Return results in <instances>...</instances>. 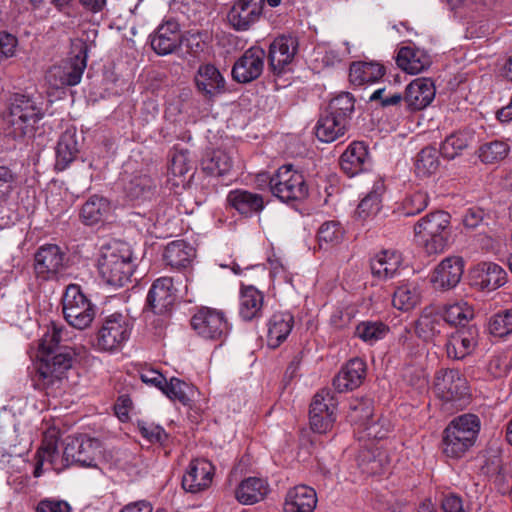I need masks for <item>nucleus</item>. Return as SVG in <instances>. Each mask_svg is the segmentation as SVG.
I'll list each match as a JSON object with an SVG mask.
<instances>
[{
    "label": "nucleus",
    "mask_w": 512,
    "mask_h": 512,
    "mask_svg": "<svg viewBox=\"0 0 512 512\" xmlns=\"http://www.w3.org/2000/svg\"><path fill=\"white\" fill-rule=\"evenodd\" d=\"M343 234L344 231L339 222L327 221L323 223L317 233L319 247L322 248L324 244H338L342 240Z\"/></svg>",
    "instance_id": "obj_52"
},
{
    "label": "nucleus",
    "mask_w": 512,
    "mask_h": 512,
    "mask_svg": "<svg viewBox=\"0 0 512 512\" xmlns=\"http://www.w3.org/2000/svg\"><path fill=\"white\" fill-rule=\"evenodd\" d=\"M195 256V249L184 240L167 244L164 251L166 263L173 268H183L190 264Z\"/></svg>",
    "instance_id": "obj_37"
},
{
    "label": "nucleus",
    "mask_w": 512,
    "mask_h": 512,
    "mask_svg": "<svg viewBox=\"0 0 512 512\" xmlns=\"http://www.w3.org/2000/svg\"><path fill=\"white\" fill-rule=\"evenodd\" d=\"M38 456L40 458V464L47 462L52 466L53 470L58 473L73 465L71 457H66L65 455V448L63 449L62 454L59 453L56 440L52 437L50 439H45L43 445L38 451Z\"/></svg>",
    "instance_id": "obj_40"
},
{
    "label": "nucleus",
    "mask_w": 512,
    "mask_h": 512,
    "mask_svg": "<svg viewBox=\"0 0 512 512\" xmlns=\"http://www.w3.org/2000/svg\"><path fill=\"white\" fill-rule=\"evenodd\" d=\"M477 339L478 329L476 326L460 327L449 336L446 342L448 357L461 360L470 355L477 345Z\"/></svg>",
    "instance_id": "obj_22"
},
{
    "label": "nucleus",
    "mask_w": 512,
    "mask_h": 512,
    "mask_svg": "<svg viewBox=\"0 0 512 512\" xmlns=\"http://www.w3.org/2000/svg\"><path fill=\"white\" fill-rule=\"evenodd\" d=\"M316 504L315 490L306 485H298L288 490L283 512H313Z\"/></svg>",
    "instance_id": "obj_26"
},
{
    "label": "nucleus",
    "mask_w": 512,
    "mask_h": 512,
    "mask_svg": "<svg viewBox=\"0 0 512 512\" xmlns=\"http://www.w3.org/2000/svg\"><path fill=\"white\" fill-rule=\"evenodd\" d=\"M294 326V317L289 312H276L267 322L266 341L269 348H278L289 336Z\"/></svg>",
    "instance_id": "obj_27"
},
{
    "label": "nucleus",
    "mask_w": 512,
    "mask_h": 512,
    "mask_svg": "<svg viewBox=\"0 0 512 512\" xmlns=\"http://www.w3.org/2000/svg\"><path fill=\"white\" fill-rule=\"evenodd\" d=\"M442 512H466L463 507V500L460 496L450 493L441 499Z\"/></svg>",
    "instance_id": "obj_62"
},
{
    "label": "nucleus",
    "mask_w": 512,
    "mask_h": 512,
    "mask_svg": "<svg viewBox=\"0 0 512 512\" xmlns=\"http://www.w3.org/2000/svg\"><path fill=\"white\" fill-rule=\"evenodd\" d=\"M36 512H71V506L64 500L45 498L37 504Z\"/></svg>",
    "instance_id": "obj_59"
},
{
    "label": "nucleus",
    "mask_w": 512,
    "mask_h": 512,
    "mask_svg": "<svg viewBox=\"0 0 512 512\" xmlns=\"http://www.w3.org/2000/svg\"><path fill=\"white\" fill-rule=\"evenodd\" d=\"M43 117L44 111L41 105L32 97L13 93L8 99V110L5 116L6 135L13 139L32 135Z\"/></svg>",
    "instance_id": "obj_2"
},
{
    "label": "nucleus",
    "mask_w": 512,
    "mask_h": 512,
    "mask_svg": "<svg viewBox=\"0 0 512 512\" xmlns=\"http://www.w3.org/2000/svg\"><path fill=\"white\" fill-rule=\"evenodd\" d=\"M132 324L126 315L115 312L101 319L93 341V347L100 352H117L129 340Z\"/></svg>",
    "instance_id": "obj_6"
},
{
    "label": "nucleus",
    "mask_w": 512,
    "mask_h": 512,
    "mask_svg": "<svg viewBox=\"0 0 512 512\" xmlns=\"http://www.w3.org/2000/svg\"><path fill=\"white\" fill-rule=\"evenodd\" d=\"M18 41L15 36L0 32V61L14 56Z\"/></svg>",
    "instance_id": "obj_61"
},
{
    "label": "nucleus",
    "mask_w": 512,
    "mask_h": 512,
    "mask_svg": "<svg viewBox=\"0 0 512 512\" xmlns=\"http://www.w3.org/2000/svg\"><path fill=\"white\" fill-rule=\"evenodd\" d=\"M272 194L282 202L288 203L304 199L308 187L302 173L293 170L292 165H283L270 178Z\"/></svg>",
    "instance_id": "obj_9"
},
{
    "label": "nucleus",
    "mask_w": 512,
    "mask_h": 512,
    "mask_svg": "<svg viewBox=\"0 0 512 512\" xmlns=\"http://www.w3.org/2000/svg\"><path fill=\"white\" fill-rule=\"evenodd\" d=\"M263 294L253 286L241 289L239 314L245 321H250L261 314Z\"/></svg>",
    "instance_id": "obj_36"
},
{
    "label": "nucleus",
    "mask_w": 512,
    "mask_h": 512,
    "mask_svg": "<svg viewBox=\"0 0 512 512\" xmlns=\"http://www.w3.org/2000/svg\"><path fill=\"white\" fill-rule=\"evenodd\" d=\"M194 81L198 92L208 100H212L225 91V79L212 64L200 65Z\"/></svg>",
    "instance_id": "obj_23"
},
{
    "label": "nucleus",
    "mask_w": 512,
    "mask_h": 512,
    "mask_svg": "<svg viewBox=\"0 0 512 512\" xmlns=\"http://www.w3.org/2000/svg\"><path fill=\"white\" fill-rule=\"evenodd\" d=\"M182 43V34L179 23L168 19L158 26L151 35V47L158 55L174 53Z\"/></svg>",
    "instance_id": "obj_20"
},
{
    "label": "nucleus",
    "mask_w": 512,
    "mask_h": 512,
    "mask_svg": "<svg viewBox=\"0 0 512 512\" xmlns=\"http://www.w3.org/2000/svg\"><path fill=\"white\" fill-rule=\"evenodd\" d=\"M420 301V294L414 285L406 284L398 287L392 298L393 306L401 311L413 309Z\"/></svg>",
    "instance_id": "obj_46"
},
{
    "label": "nucleus",
    "mask_w": 512,
    "mask_h": 512,
    "mask_svg": "<svg viewBox=\"0 0 512 512\" xmlns=\"http://www.w3.org/2000/svg\"><path fill=\"white\" fill-rule=\"evenodd\" d=\"M326 111L341 116L349 123V117L352 113V96L348 92L339 94L330 101Z\"/></svg>",
    "instance_id": "obj_55"
},
{
    "label": "nucleus",
    "mask_w": 512,
    "mask_h": 512,
    "mask_svg": "<svg viewBox=\"0 0 512 512\" xmlns=\"http://www.w3.org/2000/svg\"><path fill=\"white\" fill-rule=\"evenodd\" d=\"M384 74L385 69L379 63L354 61V86L375 83Z\"/></svg>",
    "instance_id": "obj_44"
},
{
    "label": "nucleus",
    "mask_w": 512,
    "mask_h": 512,
    "mask_svg": "<svg viewBox=\"0 0 512 512\" xmlns=\"http://www.w3.org/2000/svg\"><path fill=\"white\" fill-rule=\"evenodd\" d=\"M62 310L66 322L79 330L91 325L96 306L87 298L78 284H69L62 298Z\"/></svg>",
    "instance_id": "obj_8"
},
{
    "label": "nucleus",
    "mask_w": 512,
    "mask_h": 512,
    "mask_svg": "<svg viewBox=\"0 0 512 512\" xmlns=\"http://www.w3.org/2000/svg\"><path fill=\"white\" fill-rule=\"evenodd\" d=\"M347 127V120L325 111L315 126V134L320 141L330 143L342 136Z\"/></svg>",
    "instance_id": "obj_31"
},
{
    "label": "nucleus",
    "mask_w": 512,
    "mask_h": 512,
    "mask_svg": "<svg viewBox=\"0 0 512 512\" xmlns=\"http://www.w3.org/2000/svg\"><path fill=\"white\" fill-rule=\"evenodd\" d=\"M18 175L10 167L0 165V196L10 194L17 183Z\"/></svg>",
    "instance_id": "obj_57"
},
{
    "label": "nucleus",
    "mask_w": 512,
    "mask_h": 512,
    "mask_svg": "<svg viewBox=\"0 0 512 512\" xmlns=\"http://www.w3.org/2000/svg\"><path fill=\"white\" fill-rule=\"evenodd\" d=\"M87 58L88 45L83 41L74 42L71 57L48 71L49 83L55 88L79 84L87 66Z\"/></svg>",
    "instance_id": "obj_7"
},
{
    "label": "nucleus",
    "mask_w": 512,
    "mask_h": 512,
    "mask_svg": "<svg viewBox=\"0 0 512 512\" xmlns=\"http://www.w3.org/2000/svg\"><path fill=\"white\" fill-rule=\"evenodd\" d=\"M389 331V326L382 321H362L357 324L354 336H357L368 345H373L384 339Z\"/></svg>",
    "instance_id": "obj_42"
},
{
    "label": "nucleus",
    "mask_w": 512,
    "mask_h": 512,
    "mask_svg": "<svg viewBox=\"0 0 512 512\" xmlns=\"http://www.w3.org/2000/svg\"><path fill=\"white\" fill-rule=\"evenodd\" d=\"M65 455L71 457L73 465L83 468H96L97 460L102 455L99 440L79 435L65 439Z\"/></svg>",
    "instance_id": "obj_13"
},
{
    "label": "nucleus",
    "mask_w": 512,
    "mask_h": 512,
    "mask_svg": "<svg viewBox=\"0 0 512 512\" xmlns=\"http://www.w3.org/2000/svg\"><path fill=\"white\" fill-rule=\"evenodd\" d=\"M137 427L142 437L150 443H157L163 446L168 440V434L159 425L146 421H139Z\"/></svg>",
    "instance_id": "obj_54"
},
{
    "label": "nucleus",
    "mask_w": 512,
    "mask_h": 512,
    "mask_svg": "<svg viewBox=\"0 0 512 512\" xmlns=\"http://www.w3.org/2000/svg\"><path fill=\"white\" fill-rule=\"evenodd\" d=\"M69 332L61 325L52 323L40 340V360L32 378L36 389L48 396L57 397L64 390L66 373L75 358L73 348L62 343L69 339Z\"/></svg>",
    "instance_id": "obj_1"
},
{
    "label": "nucleus",
    "mask_w": 512,
    "mask_h": 512,
    "mask_svg": "<svg viewBox=\"0 0 512 512\" xmlns=\"http://www.w3.org/2000/svg\"><path fill=\"white\" fill-rule=\"evenodd\" d=\"M79 152L76 129L65 130L57 143L55 168L65 170L72 163Z\"/></svg>",
    "instance_id": "obj_30"
},
{
    "label": "nucleus",
    "mask_w": 512,
    "mask_h": 512,
    "mask_svg": "<svg viewBox=\"0 0 512 512\" xmlns=\"http://www.w3.org/2000/svg\"><path fill=\"white\" fill-rule=\"evenodd\" d=\"M337 400L329 388L320 389L312 398L309 423L316 433H326L336 420Z\"/></svg>",
    "instance_id": "obj_12"
},
{
    "label": "nucleus",
    "mask_w": 512,
    "mask_h": 512,
    "mask_svg": "<svg viewBox=\"0 0 512 512\" xmlns=\"http://www.w3.org/2000/svg\"><path fill=\"white\" fill-rule=\"evenodd\" d=\"M110 209V202L106 198L93 195L83 204L80 217L86 225H94L103 221Z\"/></svg>",
    "instance_id": "obj_39"
},
{
    "label": "nucleus",
    "mask_w": 512,
    "mask_h": 512,
    "mask_svg": "<svg viewBox=\"0 0 512 512\" xmlns=\"http://www.w3.org/2000/svg\"><path fill=\"white\" fill-rule=\"evenodd\" d=\"M213 464L205 459H194L190 462L182 478V487L191 493L207 489L214 476Z\"/></svg>",
    "instance_id": "obj_21"
},
{
    "label": "nucleus",
    "mask_w": 512,
    "mask_h": 512,
    "mask_svg": "<svg viewBox=\"0 0 512 512\" xmlns=\"http://www.w3.org/2000/svg\"><path fill=\"white\" fill-rule=\"evenodd\" d=\"M434 97V84L429 79L418 78L406 87L403 101L408 110L419 111L430 105Z\"/></svg>",
    "instance_id": "obj_24"
},
{
    "label": "nucleus",
    "mask_w": 512,
    "mask_h": 512,
    "mask_svg": "<svg viewBox=\"0 0 512 512\" xmlns=\"http://www.w3.org/2000/svg\"><path fill=\"white\" fill-rule=\"evenodd\" d=\"M372 178V189L365 195L357 206L355 220L365 221L366 219L375 216L381 205V197L384 193L385 187L381 179H378L375 175H371Z\"/></svg>",
    "instance_id": "obj_33"
},
{
    "label": "nucleus",
    "mask_w": 512,
    "mask_h": 512,
    "mask_svg": "<svg viewBox=\"0 0 512 512\" xmlns=\"http://www.w3.org/2000/svg\"><path fill=\"white\" fill-rule=\"evenodd\" d=\"M444 326L442 315L433 307H425L415 322V333L420 339L428 342L438 337Z\"/></svg>",
    "instance_id": "obj_29"
},
{
    "label": "nucleus",
    "mask_w": 512,
    "mask_h": 512,
    "mask_svg": "<svg viewBox=\"0 0 512 512\" xmlns=\"http://www.w3.org/2000/svg\"><path fill=\"white\" fill-rule=\"evenodd\" d=\"M477 284L482 289L495 290L506 282V272L498 264L493 262L479 263L475 268Z\"/></svg>",
    "instance_id": "obj_34"
},
{
    "label": "nucleus",
    "mask_w": 512,
    "mask_h": 512,
    "mask_svg": "<svg viewBox=\"0 0 512 512\" xmlns=\"http://www.w3.org/2000/svg\"><path fill=\"white\" fill-rule=\"evenodd\" d=\"M175 292L172 278L160 277L156 279L147 295V307L155 314L169 312L176 300Z\"/></svg>",
    "instance_id": "obj_18"
},
{
    "label": "nucleus",
    "mask_w": 512,
    "mask_h": 512,
    "mask_svg": "<svg viewBox=\"0 0 512 512\" xmlns=\"http://www.w3.org/2000/svg\"><path fill=\"white\" fill-rule=\"evenodd\" d=\"M429 203L428 193L422 190L414 191L406 196L403 201L405 215L412 216L422 212Z\"/></svg>",
    "instance_id": "obj_53"
},
{
    "label": "nucleus",
    "mask_w": 512,
    "mask_h": 512,
    "mask_svg": "<svg viewBox=\"0 0 512 512\" xmlns=\"http://www.w3.org/2000/svg\"><path fill=\"white\" fill-rule=\"evenodd\" d=\"M298 49V40L292 35L277 37L269 47V68L275 75H281L289 70Z\"/></svg>",
    "instance_id": "obj_16"
},
{
    "label": "nucleus",
    "mask_w": 512,
    "mask_h": 512,
    "mask_svg": "<svg viewBox=\"0 0 512 512\" xmlns=\"http://www.w3.org/2000/svg\"><path fill=\"white\" fill-rule=\"evenodd\" d=\"M193 330L207 340H222L228 333V323L224 313L208 308H200L191 318Z\"/></svg>",
    "instance_id": "obj_14"
},
{
    "label": "nucleus",
    "mask_w": 512,
    "mask_h": 512,
    "mask_svg": "<svg viewBox=\"0 0 512 512\" xmlns=\"http://www.w3.org/2000/svg\"><path fill=\"white\" fill-rule=\"evenodd\" d=\"M226 200L232 208L244 217L259 214L265 207L262 195L244 189L230 191Z\"/></svg>",
    "instance_id": "obj_25"
},
{
    "label": "nucleus",
    "mask_w": 512,
    "mask_h": 512,
    "mask_svg": "<svg viewBox=\"0 0 512 512\" xmlns=\"http://www.w3.org/2000/svg\"><path fill=\"white\" fill-rule=\"evenodd\" d=\"M352 360H348L333 379V387L336 392L343 393L350 390L352 383Z\"/></svg>",
    "instance_id": "obj_56"
},
{
    "label": "nucleus",
    "mask_w": 512,
    "mask_h": 512,
    "mask_svg": "<svg viewBox=\"0 0 512 512\" xmlns=\"http://www.w3.org/2000/svg\"><path fill=\"white\" fill-rule=\"evenodd\" d=\"M265 0H236L227 14V20L236 31H247L259 21Z\"/></svg>",
    "instance_id": "obj_17"
},
{
    "label": "nucleus",
    "mask_w": 512,
    "mask_h": 512,
    "mask_svg": "<svg viewBox=\"0 0 512 512\" xmlns=\"http://www.w3.org/2000/svg\"><path fill=\"white\" fill-rule=\"evenodd\" d=\"M203 170L212 176H223L232 168L231 157L223 150H214L202 161Z\"/></svg>",
    "instance_id": "obj_43"
},
{
    "label": "nucleus",
    "mask_w": 512,
    "mask_h": 512,
    "mask_svg": "<svg viewBox=\"0 0 512 512\" xmlns=\"http://www.w3.org/2000/svg\"><path fill=\"white\" fill-rule=\"evenodd\" d=\"M354 403V422L363 427L364 430L369 429L376 423L374 420V404L373 399L369 397L356 398Z\"/></svg>",
    "instance_id": "obj_48"
},
{
    "label": "nucleus",
    "mask_w": 512,
    "mask_h": 512,
    "mask_svg": "<svg viewBox=\"0 0 512 512\" xmlns=\"http://www.w3.org/2000/svg\"><path fill=\"white\" fill-rule=\"evenodd\" d=\"M449 224L450 215L444 211L427 214L415 224V236L424 244L428 254L444 251L450 236Z\"/></svg>",
    "instance_id": "obj_5"
},
{
    "label": "nucleus",
    "mask_w": 512,
    "mask_h": 512,
    "mask_svg": "<svg viewBox=\"0 0 512 512\" xmlns=\"http://www.w3.org/2000/svg\"><path fill=\"white\" fill-rule=\"evenodd\" d=\"M140 379L144 383L155 386L160 390L162 389L166 381L165 377L159 371L154 369H143L140 372Z\"/></svg>",
    "instance_id": "obj_63"
},
{
    "label": "nucleus",
    "mask_w": 512,
    "mask_h": 512,
    "mask_svg": "<svg viewBox=\"0 0 512 512\" xmlns=\"http://www.w3.org/2000/svg\"><path fill=\"white\" fill-rule=\"evenodd\" d=\"M438 151L433 147L423 148L417 155L415 170L420 176L434 174L439 167Z\"/></svg>",
    "instance_id": "obj_47"
},
{
    "label": "nucleus",
    "mask_w": 512,
    "mask_h": 512,
    "mask_svg": "<svg viewBox=\"0 0 512 512\" xmlns=\"http://www.w3.org/2000/svg\"><path fill=\"white\" fill-rule=\"evenodd\" d=\"M473 140L474 133L471 131L462 130L452 133L442 142L439 152L444 158L452 160L468 148Z\"/></svg>",
    "instance_id": "obj_41"
},
{
    "label": "nucleus",
    "mask_w": 512,
    "mask_h": 512,
    "mask_svg": "<svg viewBox=\"0 0 512 512\" xmlns=\"http://www.w3.org/2000/svg\"><path fill=\"white\" fill-rule=\"evenodd\" d=\"M399 68L409 74H418L431 65L430 55L417 47H401L396 56Z\"/></svg>",
    "instance_id": "obj_28"
},
{
    "label": "nucleus",
    "mask_w": 512,
    "mask_h": 512,
    "mask_svg": "<svg viewBox=\"0 0 512 512\" xmlns=\"http://www.w3.org/2000/svg\"><path fill=\"white\" fill-rule=\"evenodd\" d=\"M354 165L357 163L361 168L359 171H369L371 168V157L368 147L363 141H354Z\"/></svg>",
    "instance_id": "obj_58"
},
{
    "label": "nucleus",
    "mask_w": 512,
    "mask_h": 512,
    "mask_svg": "<svg viewBox=\"0 0 512 512\" xmlns=\"http://www.w3.org/2000/svg\"><path fill=\"white\" fill-rule=\"evenodd\" d=\"M161 391L171 400H177L186 405L190 401L192 388L178 378H171L169 382L165 381Z\"/></svg>",
    "instance_id": "obj_50"
},
{
    "label": "nucleus",
    "mask_w": 512,
    "mask_h": 512,
    "mask_svg": "<svg viewBox=\"0 0 512 512\" xmlns=\"http://www.w3.org/2000/svg\"><path fill=\"white\" fill-rule=\"evenodd\" d=\"M485 216L486 213L482 208L472 207L467 209L463 216L462 222L465 228L474 230L483 223Z\"/></svg>",
    "instance_id": "obj_60"
},
{
    "label": "nucleus",
    "mask_w": 512,
    "mask_h": 512,
    "mask_svg": "<svg viewBox=\"0 0 512 512\" xmlns=\"http://www.w3.org/2000/svg\"><path fill=\"white\" fill-rule=\"evenodd\" d=\"M268 484L258 477H248L242 480L235 490V498L243 505H252L265 498Z\"/></svg>",
    "instance_id": "obj_32"
},
{
    "label": "nucleus",
    "mask_w": 512,
    "mask_h": 512,
    "mask_svg": "<svg viewBox=\"0 0 512 512\" xmlns=\"http://www.w3.org/2000/svg\"><path fill=\"white\" fill-rule=\"evenodd\" d=\"M463 271L464 261L461 257H447L436 266L430 281L435 289L449 290L460 282Z\"/></svg>",
    "instance_id": "obj_19"
},
{
    "label": "nucleus",
    "mask_w": 512,
    "mask_h": 512,
    "mask_svg": "<svg viewBox=\"0 0 512 512\" xmlns=\"http://www.w3.org/2000/svg\"><path fill=\"white\" fill-rule=\"evenodd\" d=\"M98 270L107 284L124 286L134 271L130 247L123 242L103 246L98 259Z\"/></svg>",
    "instance_id": "obj_3"
},
{
    "label": "nucleus",
    "mask_w": 512,
    "mask_h": 512,
    "mask_svg": "<svg viewBox=\"0 0 512 512\" xmlns=\"http://www.w3.org/2000/svg\"><path fill=\"white\" fill-rule=\"evenodd\" d=\"M401 264V256L396 252L383 251L370 262L371 272L378 278H392Z\"/></svg>",
    "instance_id": "obj_38"
},
{
    "label": "nucleus",
    "mask_w": 512,
    "mask_h": 512,
    "mask_svg": "<svg viewBox=\"0 0 512 512\" xmlns=\"http://www.w3.org/2000/svg\"><path fill=\"white\" fill-rule=\"evenodd\" d=\"M434 386L437 395L445 402L458 403V406L468 402L470 396L468 383L459 370L438 371Z\"/></svg>",
    "instance_id": "obj_10"
},
{
    "label": "nucleus",
    "mask_w": 512,
    "mask_h": 512,
    "mask_svg": "<svg viewBox=\"0 0 512 512\" xmlns=\"http://www.w3.org/2000/svg\"><path fill=\"white\" fill-rule=\"evenodd\" d=\"M265 58L263 48L253 46L247 49L233 65V79L238 83H249L257 79L263 72Z\"/></svg>",
    "instance_id": "obj_15"
},
{
    "label": "nucleus",
    "mask_w": 512,
    "mask_h": 512,
    "mask_svg": "<svg viewBox=\"0 0 512 512\" xmlns=\"http://www.w3.org/2000/svg\"><path fill=\"white\" fill-rule=\"evenodd\" d=\"M509 152V146L502 141H492L483 144L479 149V158L482 162L492 164L503 160Z\"/></svg>",
    "instance_id": "obj_51"
},
{
    "label": "nucleus",
    "mask_w": 512,
    "mask_h": 512,
    "mask_svg": "<svg viewBox=\"0 0 512 512\" xmlns=\"http://www.w3.org/2000/svg\"><path fill=\"white\" fill-rule=\"evenodd\" d=\"M489 332L497 337H504L512 333V309L499 311L490 317Z\"/></svg>",
    "instance_id": "obj_49"
},
{
    "label": "nucleus",
    "mask_w": 512,
    "mask_h": 512,
    "mask_svg": "<svg viewBox=\"0 0 512 512\" xmlns=\"http://www.w3.org/2000/svg\"><path fill=\"white\" fill-rule=\"evenodd\" d=\"M474 310L467 302L459 301L453 304H447L443 311V321L451 325H461L466 327L465 323L472 320Z\"/></svg>",
    "instance_id": "obj_45"
},
{
    "label": "nucleus",
    "mask_w": 512,
    "mask_h": 512,
    "mask_svg": "<svg viewBox=\"0 0 512 512\" xmlns=\"http://www.w3.org/2000/svg\"><path fill=\"white\" fill-rule=\"evenodd\" d=\"M480 431V419L475 414L454 418L444 430L443 453L450 458H461L474 444Z\"/></svg>",
    "instance_id": "obj_4"
},
{
    "label": "nucleus",
    "mask_w": 512,
    "mask_h": 512,
    "mask_svg": "<svg viewBox=\"0 0 512 512\" xmlns=\"http://www.w3.org/2000/svg\"><path fill=\"white\" fill-rule=\"evenodd\" d=\"M124 191L131 201H148L156 193V183L149 175H134L125 185Z\"/></svg>",
    "instance_id": "obj_35"
},
{
    "label": "nucleus",
    "mask_w": 512,
    "mask_h": 512,
    "mask_svg": "<svg viewBox=\"0 0 512 512\" xmlns=\"http://www.w3.org/2000/svg\"><path fill=\"white\" fill-rule=\"evenodd\" d=\"M66 254L58 245L46 244L39 247L34 255V272L37 279L55 280L67 268Z\"/></svg>",
    "instance_id": "obj_11"
},
{
    "label": "nucleus",
    "mask_w": 512,
    "mask_h": 512,
    "mask_svg": "<svg viewBox=\"0 0 512 512\" xmlns=\"http://www.w3.org/2000/svg\"><path fill=\"white\" fill-rule=\"evenodd\" d=\"M152 505L145 500L129 503L125 505L120 512H152Z\"/></svg>",
    "instance_id": "obj_64"
}]
</instances>
